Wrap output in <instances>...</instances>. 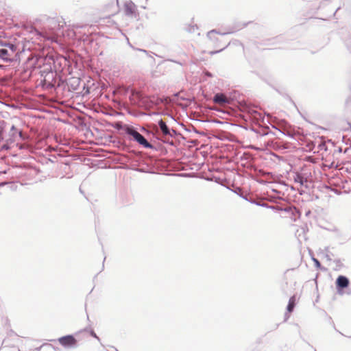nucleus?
I'll return each instance as SVG.
<instances>
[{"mask_svg":"<svg viewBox=\"0 0 351 351\" xmlns=\"http://www.w3.org/2000/svg\"><path fill=\"white\" fill-rule=\"evenodd\" d=\"M126 134L132 136L133 140L143 145L144 147L153 148V145L149 143L141 134L135 130L134 128H128L126 130Z\"/></svg>","mask_w":351,"mask_h":351,"instance_id":"nucleus-1","label":"nucleus"},{"mask_svg":"<svg viewBox=\"0 0 351 351\" xmlns=\"http://www.w3.org/2000/svg\"><path fill=\"white\" fill-rule=\"evenodd\" d=\"M209 38L213 42L214 45L219 48L217 51L222 50L226 46V42H222L221 39L223 34H219L215 31H211L208 33Z\"/></svg>","mask_w":351,"mask_h":351,"instance_id":"nucleus-2","label":"nucleus"},{"mask_svg":"<svg viewBox=\"0 0 351 351\" xmlns=\"http://www.w3.org/2000/svg\"><path fill=\"white\" fill-rule=\"evenodd\" d=\"M59 343L64 348H72L76 344V339L72 335H66L58 339Z\"/></svg>","mask_w":351,"mask_h":351,"instance_id":"nucleus-3","label":"nucleus"},{"mask_svg":"<svg viewBox=\"0 0 351 351\" xmlns=\"http://www.w3.org/2000/svg\"><path fill=\"white\" fill-rule=\"evenodd\" d=\"M158 127L162 134L165 136H173V134H176V131L174 130L169 129L166 123L162 119L158 121Z\"/></svg>","mask_w":351,"mask_h":351,"instance_id":"nucleus-4","label":"nucleus"},{"mask_svg":"<svg viewBox=\"0 0 351 351\" xmlns=\"http://www.w3.org/2000/svg\"><path fill=\"white\" fill-rule=\"evenodd\" d=\"M12 53L7 49L0 48V60H3L5 62H10L12 61ZM3 66L0 64V68H2Z\"/></svg>","mask_w":351,"mask_h":351,"instance_id":"nucleus-5","label":"nucleus"},{"mask_svg":"<svg viewBox=\"0 0 351 351\" xmlns=\"http://www.w3.org/2000/svg\"><path fill=\"white\" fill-rule=\"evenodd\" d=\"M213 101L215 104H217L220 106H225L226 104L230 103L229 99L222 93L216 94L213 98Z\"/></svg>","mask_w":351,"mask_h":351,"instance_id":"nucleus-6","label":"nucleus"},{"mask_svg":"<svg viewBox=\"0 0 351 351\" xmlns=\"http://www.w3.org/2000/svg\"><path fill=\"white\" fill-rule=\"evenodd\" d=\"M136 10V5L132 1H126L124 4V10L125 13L128 16H132L133 15Z\"/></svg>","mask_w":351,"mask_h":351,"instance_id":"nucleus-7","label":"nucleus"},{"mask_svg":"<svg viewBox=\"0 0 351 351\" xmlns=\"http://www.w3.org/2000/svg\"><path fill=\"white\" fill-rule=\"evenodd\" d=\"M336 284L338 288L343 289L349 285V280L346 277L339 276L336 280Z\"/></svg>","mask_w":351,"mask_h":351,"instance_id":"nucleus-8","label":"nucleus"},{"mask_svg":"<svg viewBox=\"0 0 351 351\" xmlns=\"http://www.w3.org/2000/svg\"><path fill=\"white\" fill-rule=\"evenodd\" d=\"M0 45L2 47H8L7 49L10 52V53H12L13 55L16 51V46L14 44L10 43H3L1 42Z\"/></svg>","mask_w":351,"mask_h":351,"instance_id":"nucleus-9","label":"nucleus"},{"mask_svg":"<svg viewBox=\"0 0 351 351\" xmlns=\"http://www.w3.org/2000/svg\"><path fill=\"white\" fill-rule=\"evenodd\" d=\"M295 296L293 295L292 297L290 298L289 300V304L287 305V311L291 313L293 311V308L295 307Z\"/></svg>","mask_w":351,"mask_h":351,"instance_id":"nucleus-10","label":"nucleus"},{"mask_svg":"<svg viewBox=\"0 0 351 351\" xmlns=\"http://www.w3.org/2000/svg\"><path fill=\"white\" fill-rule=\"evenodd\" d=\"M180 175L185 177L196 178L197 176V169H195V171L191 172L184 173Z\"/></svg>","mask_w":351,"mask_h":351,"instance_id":"nucleus-11","label":"nucleus"},{"mask_svg":"<svg viewBox=\"0 0 351 351\" xmlns=\"http://www.w3.org/2000/svg\"><path fill=\"white\" fill-rule=\"evenodd\" d=\"M195 26L196 25H189L186 27V30L188 32H193L195 29Z\"/></svg>","mask_w":351,"mask_h":351,"instance_id":"nucleus-12","label":"nucleus"},{"mask_svg":"<svg viewBox=\"0 0 351 351\" xmlns=\"http://www.w3.org/2000/svg\"><path fill=\"white\" fill-rule=\"evenodd\" d=\"M10 149V146L7 144H5L3 145L2 147H1V150H8Z\"/></svg>","mask_w":351,"mask_h":351,"instance_id":"nucleus-13","label":"nucleus"},{"mask_svg":"<svg viewBox=\"0 0 351 351\" xmlns=\"http://www.w3.org/2000/svg\"><path fill=\"white\" fill-rule=\"evenodd\" d=\"M90 335L99 341V338L97 336V335L93 330L90 331Z\"/></svg>","mask_w":351,"mask_h":351,"instance_id":"nucleus-14","label":"nucleus"},{"mask_svg":"<svg viewBox=\"0 0 351 351\" xmlns=\"http://www.w3.org/2000/svg\"><path fill=\"white\" fill-rule=\"evenodd\" d=\"M204 74H205V75H206V76H208V77H213V75H212L210 72H208V71H206V72L204 73Z\"/></svg>","mask_w":351,"mask_h":351,"instance_id":"nucleus-15","label":"nucleus"},{"mask_svg":"<svg viewBox=\"0 0 351 351\" xmlns=\"http://www.w3.org/2000/svg\"><path fill=\"white\" fill-rule=\"evenodd\" d=\"M3 131L0 130V142L3 140Z\"/></svg>","mask_w":351,"mask_h":351,"instance_id":"nucleus-16","label":"nucleus"},{"mask_svg":"<svg viewBox=\"0 0 351 351\" xmlns=\"http://www.w3.org/2000/svg\"><path fill=\"white\" fill-rule=\"evenodd\" d=\"M315 261L316 265H317V266H319V265H320V263H319V262L317 260L315 259Z\"/></svg>","mask_w":351,"mask_h":351,"instance_id":"nucleus-17","label":"nucleus"},{"mask_svg":"<svg viewBox=\"0 0 351 351\" xmlns=\"http://www.w3.org/2000/svg\"><path fill=\"white\" fill-rule=\"evenodd\" d=\"M298 180H300L299 182H300L301 184H302V178L298 177Z\"/></svg>","mask_w":351,"mask_h":351,"instance_id":"nucleus-18","label":"nucleus"},{"mask_svg":"<svg viewBox=\"0 0 351 351\" xmlns=\"http://www.w3.org/2000/svg\"><path fill=\"white\" fill-rule=\"evenodd\" d=\"M11 130H15V127H14V125H12V128H11Z\"/></svg>","mask_w":351,"mask_h":351,"instance_id":"nucleus-19","label":"nucleus"},{"mask_svg":"<svg viewBox=\"0 0 351 351\" xmlns=\"http://www.w3.org/2000/svg\"><path fill=\"white\" fill-rule=\"evenodd\" d=\"M5 184V183H1V184H0V186H3V185H4Z\"/></svg>","mask_w":351,"mask_h":351,"instance_id":"nucleus-20","label":"nucleus"},{"mask_svg":"<svg viewBox=\"0 0 351 351\" xmlns=\"http://www.w3.org/2000/svg\"><path fill=\"white\" fill-rule=\"evenodd\" d=\"M40 348H36V351H39Z\"/></svg>","mask_w":351,"mask_h":351,"instance_id":"nucleus-21","label":"nucleus"},{"mask_svg":"<svg viewBox=\"0 0 351 351\" xmlns=\"http://www.w3.org/2000/svg\"><path fill=\"white\" fill-rule=\"evenodd\" d=\"M19 351H22L21 349H19Z\"/></svg>","mask_w":351,"mask_h":351,"instance_id":"nucleus-22","label":"nucleus"}]
</instances>
